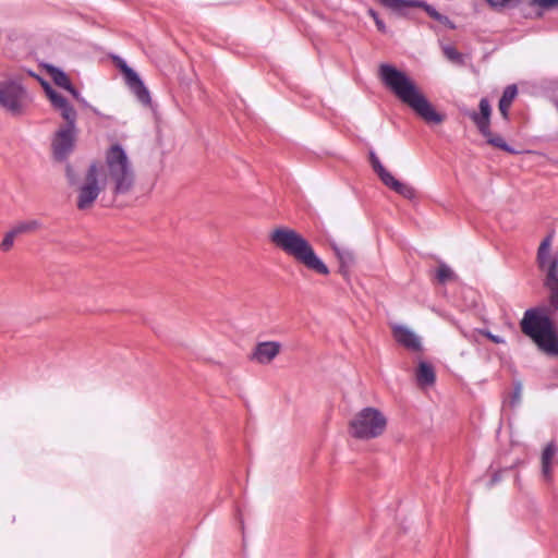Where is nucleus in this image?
Wrapping results in <instances>:
<instances>
[{"label":"nucleus","instance_id":"f257e3e1","mask_svg":"<svg viewBox=\"0 0 558 558\" xmlns=\"http://www.w3.org/2000/svg\"><path fill=\"white\" fill-rule=\"evenodd\" d=\"M379 77L386 87L426 123L440 124L445 121L446 116L435 110L433 105L404 72L391 64L384 63L379 66Z\"/></svg>","mask_w":558,"mask_h":558},{"label":"nucleus","instance_id":"f03ea898","mask_svg":"<svg viewBox=\"0 0 558 558\" xmlns=\"http://www.w3.org/2000/svg\"><path fill=\"white\" fill-rule=\"evenodd\" d=\"M98 177L102 186H110L113 195L131 192L135 183V172L125 150L120 144L111 145L102 163L97 162Z\"/></svg>","mask_w":558,"mask_h":558},{"label":"nucleus","instance_id":"7ed1b4c3","mask_svg":"<svg viewBox=\"0 0 558 558\" xmlns=\"http://www.w3.org/2000/svg\"><path fill=\"white\" fill-rule=\"evenodd\" d=\"M270 242L308 270L318 275H329V268L315 253L311 243L293 229L281 227L271 231Z\"/></svg>","mask_w":558,"mask_h":558},{"label":"nucleus","instance_id":"20e7f679","mask_svg":"<svg viewBox=\"0 0 558 558\" xmlns=\"http://www.w3.org/2000/svg\"><path fill=\"white\" fill-rule=\"evenodd\" d=\"M522 332L548 356H558V333L546 308H530L520 323Z\"/></svg>","mask_w":558,"mask_h":558},{"label":"nucleus","instance_id":"39448f33","mask_svg":"<svg viewBox=\"0 0 558 558\" xmlns=\"http://www.w3.org/2000/svg\"><path fill=\"white\" fill-rule=\"evenodd\" d=\"M553 235L548 234L541 242L536 263L538 269L544 272V286L549 290V304L553 308H558V254L550 251Z\"/></svg>","mask_w":558,"mask_h":558},{"label":"nucleus","instance_id":"423d86ee","mask_svg":"<svg viewBox=\"0 0 558 558\" xmlns=\"http://www.w3.org/2000/svg\"><path fill=\"white\" fill-rule=\"evenodd\" d=\"M387 426L384 414L375 408H364L349 423V432L356 439L367 440L380 436Z\"/></svg>","mask_w":558,"mask_h":558},{"label":"nucleus","instance_id":"0eeeda50","mask_svg":"<svg viewBox=\"0 0 558 558\" xmlns=\"http://www.w3.org/2000/svg\"><path fill=\"white\" fill-rule=\"evenodd\" d=\"M492 111L493 110L489 100L486 97H483L478 104V111H466L465 116H468L473 121L478 132L486 138L487 144H489L493 147L499 148L504 151L513 154L514 149H512L506 143L504 137L494 134L490 131Z\"/></svg>","mask_w":558,"mask_h":558},{"label":"nucleus","instance_id":"6e6552de","mask_svg":"<svg viewBox=\"0 0 558 558\" xmlns=\"http://www.w3.org/2000/svg\"><path fill=\"white\" fill-rule=\"evenodd\" d=\"M105 189L106 187L102 186L98 177L97 162L90 163L85 174L84 183L78 189L76 202L77 208L80 210L89 209L97 199L99 193Z\"/></svg>","mask_w":558,"mask_h":558},{"label":"nucleus","instance_id":"1a4fd4ad","mask_svg":"<svg viewBox=\"0 0 558 558\" xmlns=\"http://www.w3.org/2000/svg\"><path fill=\"white\" fill-rule=\"evenodd\" d=\"M385 8L391 10L396 14L400 16H408V9L410 8H421L423 9L428 16L433 20L438 21L444 25H449L450 27H454L448 16L440 14L434 7L421 0H378Z\"/></svg>","mask_w":558,"mask_h":558},{"label":"nucleus","instance_id":"9d476101","mask_svg":"<svg viewBox=\"0 0 558 558\" xmlns=\"http://www.w3.org/2000/svg\"><path fill=\"white\" fill-rule=\"evenodd\" d=\"M369 162L374 172L378 175L380 181L397 194L407 199H413L416 196V191L413 186L397 180L380 162L379 158L374 151H369Z\"/></svg>","mask_w":558,"mask_h":558},{"label":"nucleus","instance_id":"9b49d317","mask_svg":"<svg viewBox=\"0 0 558 558\" xmlns=\"http://www.w3.org/2000/svg\"><path fill=\"white\" fill-rule=\"evenodd\" d=\"M25 89L14 81L4 82L0 85V105L13 116L23 113V100Z\"/></svg>","mask_w":558,"mask_h":558},{"label":"nucleus","instance_id":"f8f14e48","mask_svg":"<svg viewBox=\"0 0 558 558\" xmlns=\"http://www.w3.org/2000/svg\"><path fill=\"white\" fill-rule=\"evenodd\" d=\"M116 64L123 74L126 86L137 100L144 106H149L151 104L150 93L140 75L120 58L117 59Z\"/></svg>","mask_w":558,"mask_h":558},{"label":"nucleus","instance_id":"ddd939ff","mask_svg":"<svg viewBox=\"0 0 558 558\" xmlns=\"http://www.w3.org/2000/svg\"><path fill=\"white\" fill-rule=\"evenodd\" d=\"M75 140L76 128L60 126L51 143L54 159L65 160L74 149Z\"/></svg>","mask_w":558,"mask_h":558},{"label":"nucleus","instance_id":"4468645a","mask_svg":"<svg viewBox=\"0 0 558 558\" xmlns=\"http://www.w3.org/2000/svg\"><path fill=\"white\" fill-rule=\"evenodd\" d=\"M281 344L277 341H264L256 344L251 360L259 364H269L280 353Z\"/></svg>","mask_w":558,"mask_h":558},{"label":"nucleus","instance_id":"2eb2a0df","mask_svg":"<svg viewBox=\"0 0 558 558\" xmlns=\"http://www.w3.org/2000/svg\"><path fill=\"white\" fill-rule=\"evenodd\" d=\"M392 335L399 344L411 351L417 352L422 349L420 338L404 326H395Z\"/></svg>","mask_w":558,"mask_h":558},{"label":"nucleus","instance_id":"dca6fc26","mask_svg":"<svg viewBox=\"0 0 558 558\" xmlns=\"http://www.w3.org/2000/svg\"><path fill=\"white\" fill-rule=\"evenodd\" d=\"M517 96H518V87L514 84L508 85L502 92V95L498 102V109H499L501 117L506 121H509V119H510L509 111H510L512 102L517 98Z\"/></svg>","mask_w":558,"mask_h":558},{"label":"nucleus","instance_id":"f3484780","mask_svg":"<svg viewBox=\"0 0 558 558\" xmlns=\"http://www.w3.org/2000/svg\"><path fill=\"white\" fill-rule=\"evenodd\" d=\"M333 252L339 260V272L344 277H349L350 268L354 265L355 257L352 251L333 246Z\"/></svg>","mask_w":558,"mask_h":558},{"label":"nucleus","instance_id":"a211bd4d","mask_svg":"<svg viewBox=\"0 0 558 558\" xmlns=\"http://www.w3.org/2000/svg\"><path fill=\"white\" fill-rule=\"evenodd\" d=\"M416 381L421 387H428L435 384L436 374L432 364L420 362L416 371Z\"/></svg>","mask_w":558,"mask_h":558},{"label":"nucleus","instance_id":"6ab92c4d","mask_svg":"<svg viewBox=\"0 0 558 558\" xmlns=\"http://www.w3.org/2000/svg\"><path fill=\"white\" fill-rule=\"evenodd\" d=\"M43 223L40 220L37 219H29L17 222L12 229L14 230V233L16 235L26 234V233H34L41 229Z\"/></svg>","mask_w":558,"mask_h":558},{"label":"nucleus","instance_id":"aec40b11","mask_svg":"<svg viewBox=\"0 0 558 558\" xmlns=\"http://www.w3.org/2000/svg\"><path fill=\"white\" fill-rule=\"evenodd\" d=\"M556 453V447L553 442L548 444L542 453V471L545 476L551 473V460Z\"/></svg>","mask_w":558,"mask_h":558},{"label":"nucleus","instance_id":"412c9836","mask_svg":"<svg viewBox=\"0 0 558 558\" xmlns=\"http://www.w3.org/2000/svg\"><path fill=\"white\" fill-rule=\"evenodd\" d=\"M48 73L57 86L64 89L70 88L72 83L65 72L56 66H49Z\"/></svg>","mask_w":558,"mask_h":558},{"label":"nucleus","instance_id":"4be33fe9","mask_svg":"<svg viewBox=\"0 0 558 558\" xmlns=\"http://www.w3.org/2000/svg\"><path fill=\"white\" fill-rule=\"evenodd\" d=\"M58 111L60 112L61 117L66 122L63 126L76 128L75 124H76L77 113L70 102H66L64 105V107H61L60 109H58Z\"/></svg>","mask_w":558,"mask_h":558},{"label":"nucleus","instance_id":"5701e85b","mask_svg":"<svg viewBox=\"0 0 558 558\" xmlns=\"http://www.w3.org/2000/svg\"><path fill=\"white\" fill-rule=\"evenodd\" d=\"M436 279L439 283L444 284L447 281L454 279V272L445 263H440L436 270Z\"/></svg>","mask_w":558,"mask_h":558},{"label":"nucleus","instance_id":"b1692460","mask_svg":"<svg viewBox=\"0 0 558 558\" xmlns=\"http://www.w3.org/2000/svg\"><path fill=\"white\" fill-rule=\"evenodd\" d=\"M46 93H47V96H48L49 100L51 101L52 107L56 110L60 109L61 107H64V105L66 102H69L65 97H63L61 94H59L58 92H56L51 87H47L46 88Z\"/></svg>","mask_w":558,"mask_h":558},{"label":"nucleus","instance_id":"393cba45","mask_svg":"<svg viewBox=\"0 0 558 558\" xmlns=\"http://www.w3.org/2000/svg\"><path fill=\"white\" fill-rule=\"evenodd\" d=\"M442 51L448 60L456 63L462 62V54L453 46H445Z\"/></svg>","mask_w":558,"mask_h":558},{"label":"nucleus","instance_id":"a878e982","mask_svg":"<svg viewBox=\"0 0 558 558\" xmlns=\"http://www.w3.org/2000/svg\"><path fill=\"white\" fill-rule=\"evenodd\" d=\"M16 233H14V230L11 229L10 231H8L0 244V248L3 251V252H8L12 248L13 244H14V239L16 238Z\"/></svg>","mask_w":558,"mask_h":558},{"label":"nucleus","instance_id":"bb28decb","mask_svg":"<svg viewBox=\"0 0 558 558\" xmlns=\"http://www.w3.org/2000/svg\"><path fill=\"white\" fill-rule=\"evenodd\" d=\"M521 391H522V386L518 381V383L514 384L513 391L511 392V395L509 397V400H508L510 407L513 408V407H515L520 402Z\"/></svg>","mask_w":558,"mask_h":558},{"label":"nucleus","instance_id":"cd10ccee","mask_svg":"<svg viewBox=\"0 0 558 558\" xmlns=\"http://www.w3.org/2000/svg\"><path fill=\"white\" fill-rule=\"evenodd\" d=\"M368 15L374 20L377 29L385 34L387 32V27L384 21L380 19L379 14L375 10L369 9Z\"/></svg>","mask_w":558,"mask_h":558},{"label":"nucleus","instance_id":"c85d7f7f","mask_svg":"<svg viewBox=\"0 0 558 558\" xmlns=\"http://www.w3.org/2000/svg\"><path fill=\"white\" fill-rule=\"evenodd\" d=\"M487 3L495 10H501L509 7L513 0H486Z\"/></svg>","mask_w":558,"mask_h":558},{"label":"nucleus","instance_id":"c756f323","mask_svg":"<svg viewBox=\"0 0 558 558\" xmlns=\"http://www.w3.org/2000/svg\"><path fill=\"white\" fill-rule=\"evenodd\" d=\"M65 90H68L73 96V98L77 100L80 104L86 105L85 99L81 96L80 92L72 84L70 85V88H66Z\"/></svg>","mask_w":558,"mask_h":558},{"label":"nucleus","instance_id":"7c9ffc66","mask_svg":"<svg viewBox=\"0 0 558 558\" xmlns=\"http://www.w3.org/2000/svg\"><path fill=\"white\" fill-rule=\"evenodd\" d=\"M542 8L548 9L558 4V0H537Z\"/></svg>","mask_w":558,"mask_h":558},{"label":"nucleus","instance_id":"2f4dec72","mask_svg":"<svg viewBox=\"0 0 558 558\" xmlns=\"http://www.w3.org/2000/svg\"><path fill=\"white\" fill-rule=\"evenodd\" d=\"M488 338H489L494 343H500V342H502V340H501L498 336H495V335H492V333H488Z\"/></svg>","mask_w":558,"mask_h":558},{"label":"nucleus","instance_id":"473e14b6","mask_svg":"<svg viewBox=\"0 0 558 558\" xmlns=\"http://www.w3.org/2000/svg\"><path fill=\"white\" fill-rule=\"evenodd\" d=\"M500 480V476L498 473L494 474V476L490 480V486L495 485Z\"/></svg>","mask_w":558,"mask_h":558}]
</instances>
